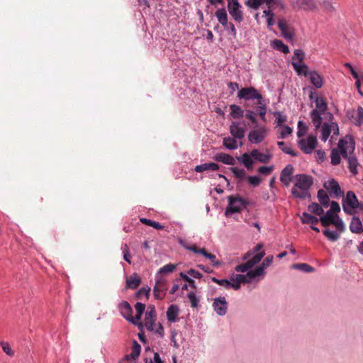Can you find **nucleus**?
Masks as SVG:
<instances>
[{"label": "nucleus", "mask_w": 363, "mask_h": 363, "mask_svg": "<svg viewBox=\"0 0 363 363\" xmlns=\"http://www.w3.org/2000/svg\"><path fill=\"white\" fill-rule=\"evenodd\" d=\"M201 252L202 255L211 260L213 266L218 267L220 265V262L216 259L214 255L208 253L206 250H201Z\"/></svg>", "instance_id": "56"}, {"label": "nucleus", "mask_w": 363, "mask_h": 363, "mask_svg": "<svg viewBox=\"0 0 363 363\" xmlns=\"http://www.w3.org/2000/svg\"><path fill=\"white\" fill-rule=\"evenodd\" d=\"M237 138L234 137H225L223 138V144L226 149L233 150H236L238 146H241L242 143L240 142V144H238Z\"/></svg>", "instance_id": "29"}, {"label": "nucleus", "mask_w": 363, "mask_h": 363, "mask_svg": "<svg viewBox=\"0 0 363 363\" xmlns=\"http://www.w3.org/2000/svg\"><path fill=\"white\" fill-rule=\"evenodd\" d=\"M264 251H261L259 253H257L255 255L253 254L252 255H251L252 257L247 260L248 263L250 264V267L252 268L255 264H257L261 261V259L264 257Z\"/></svg>", "instance_id": "43"}, {"label": "nucleus", "mask_w": 363, "mask_h": 363, "mask_svg": "<svg viewBox=\"0 0 363 363\" xmlns=\"http://www.w3.org/2000/svg\"><path fill=\"white\" fill-rule=\"evenodd\" d=\"M213 308L214 311L220 316L226 314L228 310V302L224 296L216 297L213 299Z\"/></svg>", "instance_id": "14"}, {"label": "nucleus", "mask_w": 363, "mask_h": 363, "mask_svg": "<svg viewBox=\"0 0 363 363\" xmlns=\"http://www.w3.org/2000/svg\"><path fill=\"white\" fill-rule=\"evenodd\" d=\"M311 84L316 88L320 89L323 85V79L316 71H311L308 74Z\"/></svg>", "instance_id": "24"}, {"label": "nucleus", "mask_w": 363, "mask_h": 363, "mask_svg": "<svg viewBox=\"0 0 363 363\" xmlns=\"http://www.w3.org/2000/svg\"><path fill=\"white\" fill-rule=\"evenodd\" d=\"M320 139L325 142L329 138L331 134L333 139L334 137H337L339 135V127L337 123L331 122V123H324L322 125H320Z\"/></svg>", "instance_id": "7"}, {"label": "nucleus", "mask_w": 363, "mask_h": 363, "mask_svg": "<svg viewBox=\"0 0 363 363\" xmlns=\"http://www.w3.org/2000/svg\"><path fill=\"white\" fill-rule=\"evenodd\" d=\"M291 133H292V129L289 126H288V125L284 126L282 128V129L281 130L278 138L280 139H284V138H286L287 136H289V135H291Z\"/></svg>", "instance_id": "64"}, {"label": "nucleus", "mask_w": 363, "mask_h": 363, "mask_svg": "<svg viewBox=\"0 0 363 363\" xmlns=\"http://www.w3.org/2000/svg\"><path fill=\"white\" fill-rule=\"evenodd\" d=\"M214 160L225 164L233 165L235 164L234 158L231 155L224 152L217 153L214 157Z\"/></svg>", "instance_id": "28"}, {"label": "nucleus", "mask_w": 363, "mask_h": 363, "mask_svg": "<svg viewBox=\"0 0 363 363\" xmlns=\"http://www.w3.org/2000/svg\"><path fill=\"white\" fill-rule=\"evenodd\" d=\"M257 104L259 105L257 107L258 114L259 115L262 121L266 122L267 106L264 98L259 101H257Z\"/></svg>", "instance_id": "41"}, {"label": "nucleus", "mask_w": 363, "mask_h": 363, "mask_svg": "<svg viewBox=\"0 0 363 363\" xmlns=\"http://www.w3.org/2000/svg\"><path fill=\"white\" fill-rule=\"evenodd\" d=\"M305 53L301 49H296L294 50V56L292 57V61L298 60L297 62H300L304 60Z\"/></svg>", "instance_id": "60"}, {"label": "nucleus", "mask_w": 363, "mask_h": 363, "mask_svg": "<svg viewBox=\"0 0 363 363\" xmlns=\"http://www.w3.org/2000/svg\"><path fill=\"white\" fill-rule=\"evenodd\" d=\"M308 130V127L303 121H300L298 123V131H297V136L298 138L302 137L304 135Z\"/></svg>", "instance_id": "59"}, {"label": "nucleus", "mask_w": 363, "mask_h": 363, "mask_svg": "<svg viewBox=\"0 0 363 363\" xmlns=\"http://www.w3.org/2000/svg\"><path fill=\"white\" fill-rule=\"evenodd\" d=\"M294 171V166L292 164H287L281 172L280 181L286 187L290 185L292 181Z\"/></svg>", "instance_id": "17"}, {"label": "nucleus", "mask_w": 363, "mask_h": 363, "mask_svg": "<svg viewBox=\"0 0 363 363\" xmlns=\"http://www.w3.org/2000/svg\"><path fill=\"white\" fill-rule=\"evenodd\" d=\"M179 307L177 305H171L167 311V318L171 323H175L179 315Z\"/></svg>", "instance_id": "30"}, {"label": "nucleus", "mask_w": 363, "mask_h": 363, "mask_svg": "<svg viewBox=\"0 0 363 363\" xmlns=\"http://www.w3.org/2000/svg\"><path fill=\"white\" fill-rule=\"evenodd\" d=\"M0 345L1 346L4 352H5L8 356H14V351L12 350L11 345L8 342L0 341Z\"/></svg>", "instance_id": "55"}, {"label": "nucleus", "mask_w": 363, "mask_h": 363, "mask_svg": "<svg viewBox=\"0 0 363 363\" xmlns=\"http://www.w3.org/2000/svg\"><path fill=\"white\" fill-rule=\"evenodd\" d=\"M345 158L347 160L348 168L351 174L354 176L357 175L358 173L357 167L359 165V162L356 156L353 154L345 157Z\"/></svg>", "instance_id": "25"}, {"label": "nucleus", "mask_w": 363, "mask_h": 363, "mask_svg": "<svg viewBox=\"0 0 363 363\" xmlns=\"http://www.w3.org/2000/svg\"><path fill=\"white\" fill-rule=\"evenodd\" d=\"M330 224H333L338 230H340V232H342L345 230L344 223L337 215L331 221Z\"/></svg>", "instance_id": "58"}, {"label": "nucleus", "mask_w": 363, "mask_h": 363, "mask_svg": "<svg viewBox=\"0 0 363 363\" xmlns=\"http://www.w3.org/2000/svg\"><path fill=\"white\" fill-rule=\"evenodd\" d=\"M230 170L237 179H244L247 177L246 172L243 169L232 167L230 168Z\"/></svg>", "instance_id": "54"}, {"label": "nucleus", "mask_w": 363, "mask_h": 363, "mask_svg": "<svg viewBox=\"0 0 363 363\" xmlns=\"http://www.w3.org/2000/svg\"><path fill=\"white\" fill-rule=\"evenodd\" d=\"M341 232H338L337 230H330L328 229H325L323 231V235L330 241H336L340 238V233Z\"/></svg>", "instance_id": "46"}, {"label": "nucleus", "mask_w": 363, "mask_h": 363, "mask_svg": "<svg viewBox=\"0 0 363 363\" xmlns=\"http://www.w3.org/2000/svg\"><path fill=\"white\" fill-rule=\"evenodd\" d=\"M250 185L257 186L261 183V179L259 176H248L246 177Z\"/></svg>", "instance_id": "62"}, {"label": "nucleus", "mask_w": 363, "mask_h": 363, "mask_svg": "<svg viewBox=\"0 0 363 363\" xmlns=\"http://www.w3.org/2000/svg\"><path fill=\"white\" fill-rule=\"evenodd\" d=\"M315 108L313 109L310 113V117L312 123L315 130L320 128L323 122L322 115L325 114L328 110V105L323 97L315 98Z\"/></svg>", "instance_id": "2"}, {"label": "nucleus", "mask_w": 363, "mask_h": 363, "mask_svg": "<svg viewBox=\"0 0 363 363\" xmlns=\"http://www.w3.org/2000/svg\"><path fill=\"white\" fill-rule=\"evenodd\" d=\"M230 116L233 118L238 119V118H241L243 117L244 111L241 108L240 106L235 105V104H232L230 106Z\"/></svg>", "instance_id": "38"}, {"label": "nucleus", "mask_w": 363, "mask_h": 363, "mask_svg": "<svg viewBox=\"0 0 363 363\" xmlns=\"http://www.w3.org/2000/svg\"><path fill=\"white\" fill-rule=\"evenodd\" d=\"M187 297L191 303V306L192 308H196L199 306L200 299L194 292L191 291L189 293L187 294Z\"/></svg>", "instance_id": "52"}, {"label": "nucleus", "mask_w": 363, "mask_h": 363, "mask_svg": "<svg viewBox=\"0 0 363 363\" xmlns=\"http://www.w3.org/2000/svg\"><path fill=\"white\" fill-rule=\"evenodd\" d=\"M141 283V279L138 275V274H133L127 280H126V286L131 289H136Z\"/></svg>", "instance_id": "32"}, {"label": "nucleus", "mask_w": 363, "mask_h": 363, "mask_svg": "<svg viewBox=\"0 0 363 363\" xmlns=\"http://www.w3.org/2000/svg\"><path fill=\"white\" fill-rule=\"evenodd\" d=\"M277 145L284 153L287 155H290L293 157H296L298 155L296 152L292 150L291 147L286 146L285 143L283 141H278Z\"/></svg>", "instance_id": "47"}, {"label": "nucleus", "mask_w": 363, "mask_h": 363, "mask_svg": "<svg viewBox=\"0 0 363 363\" xmlns=\"http://www.w3.org/2000/svg\"><path fill=\"white\" fill-rule=\"evenodd\" d=\"M156 320V311L154 306H149L145 315V323L154 322Z\"/></svg>", "instance_id": "40"}, {"label": "nucleus", "mask_w": 363, "mask_h": 363, "mask_svg": "<svg viewBox=\"0 0 363 363\" xmlns=\"http://www.w3.org/2000/svg\"><path fill=\"white\" fill-rule=\"evenodd\" d=\"M350 230L352 233L359 234L363 230V225L360 218L357 216H353L350 224Z\"/></svg>", "instance_id": "23"}, {"label": "nucleus", "mask_w": 363, "mask_h": 363, "mask_svg": "<svg viewBox=\"0 0 363 363\" xmlns=\"http://www.w3.org/2000/svg\"><path fill=\"white\" fill-rule=\"evenodd\" d=\"M291 65L298 75L308 76L310 73L308 67L305 64H300L298 62L292 61Z\"/></svg>", "instance_id": "27"}, {"label": "nucleus", "mask_w": 363, "mask_h": 363, "mask_svg": "<svg viewBox=\"0 0 363 363\" xmlns=\"http://www.w3.org/2000/svg\"><path fill=\"white\" fill-rule=\"evenodd\" d=\"M230 133L233 137L242 140L245 135V124L240 121H233L230 125Z\"/></svg>", "instance_id": "11"}, {"label": "nucleus", "mask_w": 363, "mask_h": 363, "mask_svg": "<svg viewBox=\"0 0 363 363\" xmlns=\"http://www.w3.org/2000/svg\"><path fill=\"white\" fill-rule=\"evenodd\" d=\"M218 22L223 26L228 21V15L225 9H219L215 13Z\"/></svg>", "instance_id": "39"}, {"label": "nucleus", "mask_w": 363, "mask_h": 363, "mask_svg": "<svg viewBox=\"0 0 363 363\" xmlns=\"http://www.w3.org/2000/svg\"><path fill=\"white\" fill-rule=\"evenodd\" d=\"M337 148L342 157L353 155L355 149V142L351 135H347L338 142Z\"/></svg>", "instance_id": "6"}, {"label": "nucleus", "mask_w": 363, "mask_h": 363, "mask_svg": "<svg viewBox=\"0 0 363 363\" xmlns=\"http://www.w3.org/2000/svg\"><path fill=\"white\" fill-rule=\"evenodd\" d=\"M337 214L327 211L325 215L320 217L319 220L323 226H328L330 224L331 221L335 218Z\"/></svg>", "instance_id": "37"}, {"label": "nucleus", "mask_w": 363, "mask_h": 363, "mask_svg": "<svg viewBox=\"0 0 363 363\" xmlns=\"http://www.w3.org/2000/svg\"><path fill=\"white\" fill-rule=\"evenodd\" d=\"M341 156L342 155L338 148L333 149L330 155L331 164L335 166L339 164L341 161Z\"/></svg>", "instance_id": "45"}, {"label": "nucleus", "mask_w": 363, "mask_h": 363, "mask_svg": "<svg viewBox=\"0 0 363 363\" xmlns=\"http://www.w3.org/2000/svg\"><path fill=\"white\" fill-rule=\"evenodd\" d=\"M237 96L245 101L256 99L259 101L263 99L262 95L253 86L242 88L238 91Z\"/></svg>", "instance_id": "8"}, {"label": "nucleus", "mask_w": 363, "mask_h": 363, "mask_svg": "<svg viewBox=\"0 0 363 363\" xmlns=\"http://www.w3.org/2000/svg\"><path fill=\"white\" fill-rule=\"evenodd\" d=\"M135 308L136 311V314L134 318L135 324H137V322L141 319V317L145 311V305L143 303L137 302L136 304L135 305Z\"/></svg>", "instance_id": "44"}, {"label": "nucleus", "mask_w": 363, "mask_h": 363, "mask_svg": "<svg viewBox=\"0 0 363 363\" xmlns=\"http://www.w3.org/2000/svg\"><path fill=\"white\" fill-rule=\"evenodd\" d=\"M218 169V164L213 162L203 163L199 165H196L194 168V170L196 172H203L204 171H217Z\"/></svg>", "instance_id": "26"}, {"label": "nucleus", "mask_w": 363, "mask_h": 363, "mask_svg": "<svg viewBox=\"0 0 363 363\" xmlns=\"http://www.w3.org/2000/svg\"><path fill=\"white\" fill-rule=\"evenodd\" d=\"M308 211L311 213L320 216L323 213L324 211L323 208L317 203H311L308 207Z\"/></svg>", "instance_id": "50"}, {"label": "nucleus", "mask_w": 363, "mask_h": 363, "mask_svg": "<svg viewBox=\"0 0 363 363\" xmlns=\"http://www.w3.org/2000/svg\"><path fill=\"white\" fill-rule=\"evenodd\" d=\"M292 268L301 270L306 273L313 272L315 270V269L313 267L306 263L295 264L292 265Z\"/></svg>", "instance_id": "48"}, {"label": "nucleus", "mask_w": 363, "mask_h": 363, "mask_svg": "<svg viewBox=\"0 0 363 363\" xmlns=\"http://www.w3.org/2000/svg\"><path fill=\"white\" fill-rule=\"evenodd\" d=\"M301 220L303 223L316 225L320 220L317 217L312 216L306 212H303L301 216Z\"/></svg>", "instance_id": "33"}, {"label": "nucleus", "mask_w": 363, "mask_h": 363, "mask_svg": "<svg viewBox=\"0 0 363 363\" xmlns=\"http://www.w3.org/2000/svg\"><path fill=\"white\" fill-rule=\"evenodd\" d=\"M354 112H347V116L350 120H352L353 123L358 126L363 125V108L359 106L357 109L356 117L354 116Z\"/></svg>", "instance_id": "22"}, {"label": "nucleus", "mask_w": 363, "mask_h": 363, "mask_svg": "<svg viewBox=\"0 0 363 363\" xmlns=\"http://www.w3.org/2000/svg\"><path fill=\"white\" fill-rule=\"evenodd\" d=\"M252 157L251 156V152L250 154L248 153H244L240 157H239L238 160L244 164V166L247 169H250L252 168L253 164V160Z\"/></svg>", "instance_id": "35"}, {"label": "nucleus", "mask_w": 363, "mask_h": 363, "mask_svg": "<svg viewBox=\"0 0 363 363\" xmlns=\"http://www.w3.org/2000/svg\"><path fill=\"white\" fill-rule=\"evenodd\" d=\"M251 156L252 158L261 163H267L272 158V155L268 150L265 153L260 152L258 150L254 149L251 151Z\"/></svg>", "instance_id": "21"}, {"label": "nucleus", "mask_w": 363, "mask_h": 363, "mask_svg": "<svg viewBox=\"0 0 363 363\" xmlns=\"http://www.w3.org/2000/svg\"><path fill=\"white\" fill-rule=\"evenodd\" d=\"M267 133V129L264 126L252 130L248 134V140L252 144H259L264 140Z\"/></svg>", "instance_id": "12"}, {"label": "nucleus", "mask_w": 363, "mask_h": 363, "mask_svg": "<svg viewBox=\"0 0 363 363\" xmlns=\"http://www.w3.org/2000/svg\"><path fill=\"white\" fill-rule=\"evenodd\" d=\"M118 310L121 314V315L126 319L128 321L135 324V318L133 316V310L129 304V303L126 301H123L118 304Z\"/></svg>", "instance_id": "16"}, {"label": "nucleus", "mask_w": 363, "mask_h": 363, "mask_svg": "<svg viewBox=\"0 0 363 363\" xmlns=\"http://www.w3.org/2000/svg\"><path fill=\"white\" fill-rule=\"evenodd\" d=\"M211 280L213 282L227 289H233L235 290L240 289L241 283H250L246 274H233L230 280L226 279H219L216 277H212Z\"/></svg>", "instance_id": "3"}, {"label": "nucleus", "mask_w": 363, "mask_h": 363, "mask_svg": "<svg viewBox=\"0 0 363 363\" xmlns=\"http://www.w3.org/2000/svg\"><path fill=\"white\" fill-rule=\"evenodd\" d=\"M274 116L277 126H282L283 123L286 121V116L280 111L274 112Z\"/></svg>", "instance_id": "53"}, {"label": "nucleus", "mask_w": 363, "mask_h": 363, "mask_svg": "<svg viewBox=\"0 0 363 363\" xmlns=\"http://www.w3.org/2000/svg\"><path fill=\"white\" fill-rule=\"evenodd\" d=\"M359 206L358 199L352 191H349L345 199L342 200L343 211L347 214H352V210L357 208Z\"/></svg>", "instance_id": "10"}, {"label": "nucleus", "mask_w": 363, "mask_h": 363, "mask_svg": "<svg viewBox=\"0 0 363 363\" xmlns=\"http://www.w3.org/2000/svg\"><path fill=\"white\" fill-rule=\"evenodd\" d=\"M240 4L238 0H230L228 4V11L233 18L238 23H241L243 20L242 13L240 10Z\"/></svg>", "instance_id": "13"}, {"label": "nucleus", "mask_w": 363, "mask_h": 363, "mask_svg": "<svg viewBox=\"0 0 363 363\" xmlns=\"http://www.w3.org/2000/svg\"><path fill=\"white\" fill-rule=\"evenodd\" d=\"M121 250L123 252V257L125 261L128 263L131 264V255L129 252V247L126 243L122 245Z\"/></svg>", "instance_id": "57"}, {"label": "nucleus", "mask_w": 363, "mask_h": 363, "mask_svg": "<svg viewBox=\"0 0 363 363\" xmlns=\"http://www.w3.org/2000/svg\"><path fill=\"white\" fill-rule=\"evenodd\" d=\"M141 352V346L140 345L134 340L133 341V345L131 347V352L129 354H126L125 356L133 358L137 360L138 357H139Z\"/></svg>", "instance_id": "34"}, {"label": "nucleus", "mask_w": 363, "mask_h": 363, "mask_svg": "<svg viewBox=\"0 0 363 363\" xmlns=\"http://www.w3.org/2000/svg\"><path fill=\"white\" fill-rule=\"evenodd\" d=\"M179 243L180 245H182L183 247L186 249L187 250L191 251L196 254H201V250H206L205 249H199L197 247L196 245H194L192 246H189L185 243V242L182 239L179 238L178 240Z\"/></svg>", "instance_id": "49"}, {"label": "nucleus", "mask_w": 363, "mask_h": 363, "mask_svg": "<svg viewBox=\"0 0 363 363\" xmlns=\"http://www.w3.org/2000/svg\"><path fill=\"white\" fill-rule=\"evenodd\" d=\"M263 13H264V16L267 18V26L269 27L274 26L275 23V21L274 19V15L273 11L270 9V7H269L268 9L264 10Z\"/></svg>", "instance_id": "51"}, {"label": "nucleus", "mask_w": 363, "mask_h": 363, "mask_svg": "<svg viewBox=\"0 0 363 363\" xmlns=\"http://www.w3.org/2000/svg\"><path fill=\"white\" fill-rule=\"evenodd\" d=\"M228 205L225 208V215L229 216L233 213H240L245 208L250 205L247 199L238 196H229L228 197Z\"/></svg>", "instance_id": "4"}, {"label": "nucleus", "mask_w": 363, "mask_h": 363, "mask_svg": "<svg viewBox=\"0 0 363 363\" xmlns=\"http://www.w3.org/2000/svg\"><path fill=\"white\" fill-rule=\"evenodd\" d=\"M270 45L273 49L281 51L284 54H287L289 52V48L288 45L284 44L280 40L274 39L271 41Z\"/></svg>", "instance_id": "31"}, {"label": "nucleus", "mask_w": 363, "mask_h": 363, "mask_svg": "<svg viewBox=\"0 0 363 363\" xmlns=\"http://www.w3.org/2000/svg\"><path fill=\"white\" fill-rule=\"evenodd\" d=\"M176 269V265L173 264H167L161 267L156 274L155 278H163V274L172 272Z\"/></svg>", "instance_id": "36"}, {"label": "nucleus", "mask_w": 363, "mask_h": 363, "mask_svg": "<svg viewBox=\"0 0 363 363\" xmlns=\"http://www.w3.org/2000/svg\"><path fill=\"white\" fill-rule=\"evenodd\" d=\"M145 363H164V362L162 360L159 353L155 352L153 355V358H145L144 359Z\"/></svg>", "instance_id": "63"}, {"label": "nucleus", "mask_w": 363, "mask_h": 363, "mask_svg": "<svg viewBox=\"0 0 363 363\" xmlns=\"http://www.w3.org/2000/svg\"><path fill=\"white\" fill-rule=\"evenodd\" d=\"M291 5L294 9L304 11H313L317 9L315 0H295Z\"/></svg>", "instance_id": "15"}, {"label": "nucleus", "mask_w": 363, "mask_h": 363, "mask_svg": "<svg viewBox=\"0 0 363 363\" xmlns=\"http://www.w3.org/2000/svg\"><path fill=\"white\" fill-rule=\"evenodd\" d=\"M167 289L164 278H156V284L153 288L154 295L157 299H162Z\"/></svg>", "instance_id": "19"}, {"label": "nucleus", "mask_w": 363, "mask_h": 363, "mask_svg": "<svg viewBox=\"0 0 363 363\" xmlns=\"http://www.w3.org/2000/svg\"><path fill=\"white\" fill-rule=\"evenodd\" d=\"M273 259L274 257L272 255L267 256L259 266L257 267L255 269L248 272L246 274V276L249 282L251 283L257 278H264L266 274L265 269L272 263Z\"/></svg>", "instance_id": "5"}, {"label": "nucleus", "mask_w": 363, "mask_h": 363, "mask_svg": "<svg viewBox=\"0 0 363 363\" xmlns=\"http://www.w3.org/2000/svg\"><path fill=\"white\" fill-rule=\"evenodd\" d=\"M296 182L291 189V194L296 198L304 199L310 197L309 190L313 184V179L306 174L295 176Z\"/></svg>", "instance_id": "1"}, {"label": "nucleus", "mask_w": 363, "mask_h": 363, "mask_svg": "<svg viewBox=\"0 0 363 363\" xmlns=\"http://www.w3.org/2000/svg\"><path fill=\"white\" fill-rule=\"evenodd\" d=\"M223 28L225 30L228 31L229 33L235 38H236L237 31L235 26L231 22H228L226 24L223 26Z\"/></svg>", "instance_id": "61"}, {"label": "nucleus", "mask_w": 363, "mask_h": 363, "mask_svg": "<svg viewBox=\"0 0 363 363\" xmlns=\"http://www.w3.org/2000/svg\"><path fill=\"white\" fill-rule=\"evenodd\" d=\"M318 144L317 138L315 135H308L306 138L298 140L299 148L305 154H311Z\"/></svg>", "instance_id": "9"}, {"label": "nucleus", "mask_w": 363, "mask_h": 363, "mask_svg": "<svg viewBox=\"0 0 363 363\" xmlns=\"http://www.w3.org/2000/svg\"><path fill=\"white\" fill-rule=\"evenodd\" d=\"M277 26L281 32L282 35L286 40H292L294 33L289 29L287 21L284 18H279Z\"/></svg>", "instance_id": "20"}, {"label": "nucleus", "mask_w": 363, "mask_h": 363, "mask_svg": "<svg viewBox=\"0 0 363 363\" xmlns=\"http://www.w3.org/2000/svg\"><path fill=\"white\" fill-rule=\"evenodd\" d=\"M324 187L330 193L335 196L337 198L343 196V192L341 191L340 186L338 182L333 179H329L325 182Z\"/></svg>", "instance_id": "18"}, {"label": "nucleus", "mask_w": 363, "mask_h": 363, "mask_svg": "<svg viewBox=\"0 0 363 363\" xmlns=\"http://www.w3.org/2000/svg\"><path fill=\"white\" fill-rule=\"evenodd\" d=\"M318 199L320 203L324 207H328L330 203V199L327 193L320 189L318 191Z\"/></svg>", "instance_id": "42"}]
</instances>
